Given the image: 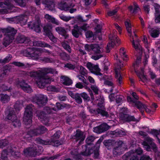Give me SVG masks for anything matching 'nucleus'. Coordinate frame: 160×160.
Masks as SVG:
<instances>
[{"mask_svg":"<svg viewBox=\"0 0 160 160\" xmlns=\"http://www.w3.org/2000/svg\"><path fill=\"white\" fill-rule=\"evenodd\" d=\"M40 69L37 72H28V75L31 77H37L36 82L38 86L40 88H42L47 83H49L52 81V79L47 76L42 77L40 72Z\"/></svg>","mask_w":160,"mask_h":160,"instance_id":"f257e3e1","label":"nucleus"},{"mask_svg":"<svg viewBox=\"0 0 160 160\" xmlns=\"http://www.w3.org/2000/svg\"><path fill=\"white\" fill-rule=\"evenodd\" d=\"M85 50L88 52L89 54H90V51L91 50L94 52V55H92L91 57L93 60H98L103 56L102 54L104 51L101 48L98 44H86L85 46Z\"/></svg>","mask_w":160,"mask_h":160,"instance_id":"f03ea898","label":"nucleus"},{"mask_svg":"<svg viewBox=\"0 0 160 160\" xmlns=\"http://www.w3.org/2000/svg\"><path fill=\"white\" fill-rule=\"evenodd\" d=\"M1 32L7 34L4 38L3 44L5 47L8 45L14 39V36L16 33V31L13 28L8 27L5 28L1 29Z\"/></svg>","mask_w":160,"mask_h":160,"instance_id":"7ed1b4c3","label":"nucleus"},{"mask_svg":"<svg viewBox=\"0 0 160 160\" xmlns=\"http://www.w3.org/2000/svg\"><path fill=\"white\" fill-rule=\"evenodd\" d=\"M125 24L126 29L128 32L129 33V36L131 37V41L132 42V45L133 47L136 50H142V48L140 45L138 40H136L137 38L136 35L134 33V36H132L131 34L132 32L131 28L132 25L129 20H127L125 22Z\"/></svg>","mask_w":160,"mask_h":160,"instance_id":"20e7f679","label":"nucleus"},{"mask_svg":"<svg viewBox=\"0 0 160 160\" xmlns=\"http://www.w3.org/2000/svg\"><path fill=\"white\" fill-rule=\"evenodd\" d=\"M147 140L148 143L146 141L143 142L142 143L144 148L148 151H150L151 149L155 152L156 155L160 157V152L158 150V148L156 144L153 142V140L149 137H148Z\"/></svg>","mask_w":160,"mask_h":160,"instance_id":"39448f33","label":"nucleus"},{"mask_svg":"<svg viewBox=\"0 0 160 160\" xmlns=\"http://www.w3.org/2000/svg\"><path fill=\"white\" fill-rule=\"evenodd\" d=\"M147 140L148 143L146 141L143 142L142 143L144 148L148 151H150L151 149L155 152L156 155L160 157V152L158 150V148L156 144L153 142V140L149 137H148Z\"/></svg>","mask_w":160,"mask_h":160,"instance_id":"423d86ee","label":"nucleus"},{"mask_svg":"<svg viewBox=\"0 0 160 160\" xmlns=\"http://www.w3.org/2000/svg\"><path fill=\"white\" fill-rule=\"evenodd\" d=\"M117 32L115 30H113L112 32L109 35V39L111 40V43H108L107 47V52H109L110 50L112 49L115 45H118L120 43V40L117 38L116 35Z\"/></svg>","mask_w":160,"mask_h":160,"instance_id":"0eeeda50","label":"nucleus"},{"mask_svg":"<svg viewBox=\"0 0 160 160\" xmlns=\"http://www.w3.org/2000/svg\"><path fill=\"white\" fill-rule=\"evenodd\" d=\"M97 103L99 108H98L97 110L91 109L90 111L91 113L95 114H100L103 116H105L106 117H109V115L108 112L104 110V108L103 105L104 102V99L103 98L97 99Z\"/></svg>","mask_w":160,"mask_h":160,"instance_id":"6e6552de","label":"nucleus"},{"mask_svg":"<svg viewBox=\"0 0 160 160\" xmlns=\"http://www.w3.org/2000/svg\"><path fill=\"white\" fill-rule=\"evenodd\" d=\"M33 106L32 105H29L26 107L23 117V121L25 124L28 125L32 122V111Z\"/></svg>","mask_w":160,"mask_h":160,"instance_id":"1a4fd4ad","label":"nucleus"},{"mask_svg":"<svg viewBox=\"0 0 160 160\" xmlns=\"http://www.w3.org/2000/svg\"><path fill=\"white\" fill-rule=\"evenodd\" d=\"M114 58L116 60H117V65L115 66V78L117 79V81L119 85H121L122 82V78L119 72V69L123 66L122 64L121 63L120 60L118 59V56L117 54H116L114 56Z\"/></svg>","mask_w":160,"mask_h":160,"instance_id":"9d476101","label":"nucleus"},{"mask_svg":"<svg viewBox=\"0 0 160 160\" xmlns=\"http://www.w3.org/2000/svg\"><path fill=\"white\" fill-rule=\"evenodd\" d=\"M19 6L21 7H24L26 5V3L24 0H13ZM12 0H6L5 3L0 2V7L5 8L6 9H11L13 7L12 4Z\"/></svg>","mask_w":160,"mask_h":160,"instance_id":"9b49d317","label":"nucleus"},{"mask_svg":"<svg viewBox=\"0 0 160 160\" xmlns=\"http://www.w3.org/2000/svg\"><path fill=\"white\" fill-rule=\"evenodd\" d=\"M141 62L140 58H138L135 62L133 64V67L135 72L137 73L138 76L140 78V80L143 82H144L146 80V77L144 75V72L142 68H141V71L140 72L138 69Z\"/></svg>","mask_w":160,"mask_h":160,"instance_id":"f8f14e48","label":"nucleus"},{"mask_svg":"<svg viewBox=\"0 0 160 160\" xmlns=\"http://www.w3.org/2000/svg\"><path fill=\"white\" fill-rule=\"evenodd\" d=\"M27 18V15L24 14L17 16L13 18H8L7 20L10 23L16 21L17 23H20L22 25H23L26 23Z\"/></svg>","mask_w":160,"mask_h":160,"instance_id":"ddd939ff","label":"nucleus"},{"mask_svg":"<svg viewBox=\"0 0 160 160\" xmlns=\"http://www.w3.org/2000/svg\"><path fill=\"white\" fill-rule=\"evenodd\" d=\"M86 66L91 73L100 76L102 75L100 72V69L98 65H94L91 62H88L86 64Z\"/></svg>","mask_w":160,"mask_h":160,"instance_id":"4468645a","label":"nucleus"},{"mask_svg":"<svg viewBox=\"0 0 160 160\" xmlns=\"http://www.w3.org/2000/svg\"><path fill=\"white\" fill-rule=\"evenodd\" d=\"M27 56L32 58L33 59L38 60L39 56L41 55V51L40 48H36L32 50L30 52H27Z\"/></svg>","mask_w":160,"mask_h":160,"instance_id":"2eb2a0df","label":"nucleus"},{"mask_svg":"<svg viewBox=\"0 0 160 160\" xmlns=\"http://www.w3.org/2000/svg\"><path fill=\"white\" fill-rule=\"evenodd\" d=\"M118 143V146L114 148L113 150V153L115 156L119 155L122 154L125 150L124 148L125 145L122 141H119Z\"/></svg>","mask_w":160,"mask_h":160,"instance_id":"dca6fc26","label":"nucleus"},{"mask_svg":"<svg viewBox=\"0 0 160 160\" xmlns=\"http://www.w3.org/2000/svg\"><path fill=\"white\" fill-rule=\"evenodd\" d=\"M8 119L11 121L13 123V125L15 127L19 126L20 123L19 120L17 119L16 116L14 113L13 111H11L7 116Z\"/></svg>","mask_w":160,"mask_h":160,"instance_id":"f3484780","label":"nucleus"},{"mask_svg":"<svg viewBox=\"0 0 160 160\" xmlns=\"http://www.w3.org/2000/svg\"><path fill=\"white\" fill-rule=\"evenodd\" d=\"M47 98L46 96L42 94L35 97L33 101L40 106L44 105L47 103Z\"/></svg>","mask_w":160,"mask_h":160,"instance_id":"a211bd4d","label":"nucleus"},{"mask_svg":"<svg viewBox=\"0 0 160 160\" xmlns=\"http://www.w3.org/2000/svg\"><path fill=\"white\" fill-rule=\"evenodd\" d=\"M46 130V128L44 127L38 126L30 131L29 134L31 136L38 135L45 132Z\"/></svg>","mask_w":160,"mask_h":160,"instance_id":"6ab92c4d","label":"nucleus"},{"mask_svg":"<svg viewBox=\"0 0 160 160\" xmlns=\"http://www.w3.org/2000/svg\"><path fill=\"white\" fill-rule=\"evenodd\" d=\"M37 115L38 119L44 124L48 125L49 122V118L46 116V115L41 111H37L36 112Z\"/></svg>","mask_w":160,"mask_h":160,"instance_id":"aec40b11","label":"nucleus"},{"mask_svg":"<svg viewBox=\"0 0 160 160\" xmlns=\"http://www.w3.org/2000/svg\"><path fill=\"white\" fill-rule=\"evenodd\" d=\"M28 26L36 32H39L41 31L40 22L39 20L31 22L28 24Z\"/></svg>","mask_w":160,"mask_h":160,"instance_id":"412c9836","label":"nucleus"},{"mask_svg":"<svg viewBox=\"0 0 160 160\" xmlns=\"http://www.w3.org/2000/svg\"><path fill=\"white\" fill-rule=\"evenodd\" d=\"M143 153L142 150L140 148H138L135 150H132L126 153L123 156L125 157H128L132 156H137V155H140Z\"/></svg>","mask_w":160,"mask_h":160,"instance_id":"4be33fe9","label":"nucleus"},{"mask_svg":"<svg viewBox=\"0 0 160 160\" xmlns=\"http://www.w3.org/2000/svg\"><path fill=\"white\" fill-rule=\"evenodd\" d=\"M17 85L18 87L20 86L25 92L30 93L32 91V89L30 86L23 81L19 82Z\"/></svg>","mask_w":160,"mask_h":160,"instance_id":"5701e85b","label":"nucleus"},{"mask_svg":"<svg viewBox=\"0 0 160 160\" xmlns=\"http://www.w3.org/2000/svg\"><path fill=\"white\" fill-rule=\"evenodd\" d=\"M148 28L149 29V33L152 37L156 38L158 36L160 31V29L159 28L156 27L154 28H151L149 25Z\"/></svg>","mask_w":160,"mask_h":160,"instance_id":"b1692460","label":"nucleus"},{"mask_svg":"<svg viewBox=\"0 0 160 160\" xmlns=\"http://www.w3.org/2000/svg\"><path fill=\"white\" fill-rule=\"evenodd\" d=\"M42 3L45 5V7L47 8L50 10H52L55 7L54 2L50 0H44L42 2Z\"/></svg>","mask_w":160,"mask_h":160,"instance_id":"393cba45","label":"nucleus"},{"mask_svg":"<svg viewBox=\"0 0 160 160\" xmlns=\"http://www.w3.org/2000/svg\"><path fill=\"white\" fill-rule=\"evenodd\" d=\"M45 18L46 20L49 22H51L57 25H59L60 24L59 22L57 20L48 14H46L45 15Z\"/></svg>","mask_w":160,"mask_h":160,"instance_id":"a878e982","label":"nucleus"},{"mask_svg":"<svg viewBox=\"0 0 160 160\" xmlns=\"http://www.w3.org/2000/svg\"><path fill=\"white\" fill-rule=\"evenodd\" d=\"M155 9V22L157 23L160 22V6L158 4H156L154 6Z\"/></svg>","mask_w":160,"mask_h":160,"instance_id":"bb28decb","label":"nucleus"},{"mask_svg":"<svg viewBox=\"0 0 160 160\" xmlns=\"http://www.w3.org/2000/svg\"><path fill=\"white\" fill-rule=\"evenodd\" d=\"M75 137L77 141L80 140V142H81V141L84 140L85 136L83 132L79 130H77Z\"/></svg>","mask_w":160,"mask_h":160,"instance_id":"cd10ccee","label":"nucleus"},{"mask_svg":"<svg viewBox=\"0 0 160 160\" xmlns=\"http://www.w3.org/2000/svg\"><path fill=\"white\" fill-rule=\"evenodd\" d=\"M55 30L59 34L63 36L65 38H66L68 37V35L67 34L66 31L64 28L58 27L55 28Z\"/></svg>","mask_w":160,"mask_h":160,"instance_id":"c85d7f7f","label":"nucleus"},{"mask_svg":"<svg viewBox=\"0 0 160 160\" xmlns=\"http://www.w3.org/2000/svg\"><path fill=\"white\" fill-rule=\"evenodd\" d=\"M33 45L42 47H48L51 48L52 47L49 44L44 42L40 41H34L33 42Z\"/></svg>","mask_w":160,"mask_h":160,"instance_id":"c756f323","label":"nucleus"},{"mask_svg":"<svg viewBox=\"0 0 160 160\" xmlns=\"http://www.w3.org/2000/svg\"><path fill=\"white\" fill-rule=\"evenodd\" d=\"M60 81L63 84L69 86L72 83V80L68 77L66 76H62L61 77Z\"/></svg>","mask_w":160,"mask_h":160,"instance_id":"7c9ffc66","label":"nucleus"},{"mask_svg":"<svg viewBox=\"0 0 160 160\" xmlns=\"http://www.w3.org/2000/svg\"><path fill=\"white\" fill-rule=\"evenodd\" d=\"M56 107H52V108H50L49 107L46 108L45 109L47 111V113H50L52 112V110L56 111L62 108V106L60 103H56Z\"/></svg>","mask_w":160,"mask_h":160,"instance_id":"2f4dec72","label":"nucleus"},{"mask_svg":"<svg viewBox=\"0 0 160 160\" xmlns=\"http://www.w3.org/2000/svg\"><path fill=\"white\" fill-rule=\"evenodd\" d=\"M136 105L141 112H142V109H144L147 113H149L151 112V110L149 109L145 105L142 104L140 102H137L136 103Z\"/></svg>","mask_w":160,"mask_h":160,"instance_id":"473e14b6","label":"nucleus"},{"mask_svg":"<svg viewBox=\"0 0 160 160\" xmlns=\"http://www.w3.org/2000/svg\"><path fill=\"white\" fill-rule=\"evenodd\" d=\"M129 9L131 12L132 13H136L140 10L138 5L135 2L134 3L133 6L129 7Z\"/></svg>","mask_w":160,"mask_h":160,"instance_id":"72a5a7b5","label":"nucleus"},{"mask_svg":"<svg viewBox=\"0 0 160 160\" xmlns=\"http://www.w3.org/2000/svg\"><path fill=\"white\" fill-rule=\"evenodd\" d=\"M74 29L72 30V35L75 37L78 38L79 36V32L81 31L78 26L75 25L73 26Z\"/></svg>","mask_w":160,"mask_h":160,"instance_id":"f704fd0d","label":"nucleus"},{"mask_svg":"<svg viewBox=\"0 0 160 160\" xmlns=\"http://www.w3.org/2000/svg\"><path fill=\"white\" fill-rule=\"evenodd\" d=\"M51 68H43L40 69V72L41 73L42 77H43L45 76H48V77L50 78L48 76L47 74L50 73V70ZM52 79V81H51L49 83H50L51 81H53V79L51 77H50Z\"/></svg>","mask_w":160,"mask_h":160,"instance_id":"c9c22d12","label":"nucleus"},{"mask_svg":"<svg viewBox=\"0 0 160 160\" xmlns=\"http://www.w3.org/2000/svg\"><path fill=\"white\" fill-rule=\"evenodd\" d=\"M52 24H48L45 25L43 27L44 32L46 35L52 32Z\"/></svg>","mask_w":160,"mask_h":160,"instance_id":"e433bc0d","label":"nucleus"},{"mask_svg":"<svg viewBox=\"0 0 160 160\" xmlns=\"http://www.w3.org/2000/svg\"><path fill=\"white\" fill-rule=\"evenodd\" d=\"M120 54L122 58L124 60L127 61L128 59L126 53V51L125 49L123 48H122L120 49Z\"/></svg>","mask_w":160,"mask_h":160,"instance_id":"4c0bfd02","label":"nucleus"},{"mask_svg":"<svg viewBox=\"0 0 160 160\" xmlns=\"http://www.w3.org/2000/svg\"><path fill=\"white\" fill-rule=\"evenodd\" d=\"M17 41L19 43H26L28 42V40L24 36H20L17 38Z\"/></svg>","mask_w":160,"mask_h":160,"instance_id":"58836bf2","label":"nucleus"},{"mask_svg":"<svg viewBox=\"0 0 160 160\" xmlns=\"http://www.w3.org/2000/svg\"><path fill=\"white\" fill-rule=\"evenodd\" d=\"M58 7L60 9L65 11L68 10L69 8L66 3L62 2L58 4Z\"/></svg>","mask_w":160,"mask_h":160,"instance_id":"ea45409f","label":"nucleus"},{"mask_svg":"<svg viewBox=\"0 0 160 160\" xmlns=\"http://www.w3.org/2000/svg\"><path fill=\"white\" fill-rule=\"evenodd\" d=\"M124 120L125 122L136 121V119L132 116L126 115L124 116Z\"/></svg>","mask_w":160,"mask_h":160,"instance_id":"a19ab883","label":"nucleus"},{"mask_svg":"<svg viewBox=\"0 0 160 160\" xmlns=\"http://www.w3.org/2000/svg\"><path fill=\"white\" fill-rule=\"evenodd\" d=\"M1 100L3 103L7 102L10 99L9 96L6 94L1 95L0 96Z\"/></svg>","mask_w":160,"mask_h":160,"instance_id":"79ce46f5","label":"nucleus"},{"mask_svg":"<svg viewBox=\"0 0 160 160\" xmlns=\"http://www.w3.org/2000/svg\"><path fill=\"white\" fill-rule=\"evenodd\" d=\"M13 64L16 66L22 67L23 68L29 67L31 66V65H29L28 63L24 64L23 63L18 62H13Z\"/></svg>","mask_w":160,"mask_h":160,"instance_id":"37998d69","label":"nucleus"},{"mask_svg":"<svg viewBox=\"0 0 160 160\" xmlns=\"http://www.w3.org/2000/svg\"><path fill=\"white\" fill-rule=\"evenodd\" d=\"M91 88L95 94L97 95L98 94L99 90L98 87L96 85H91Z\"/></svg>","mask_w":160,"mask_h":160,"instance_id":"c03bdc74","label":"nucleus"},{"mask_svg":"<svg viewBox=\"0 0 160 160\" xmlns=\"http://www.w3.org/2000/svg\"><path fill=\"white\" fill-rule=\"evenodd\" d=\"M60 17L61 19L65 22H68L74 18V17L66 16L63 15H60Z\"/></svg>","mask_w":160,"mask_h":160,"instance_id":"a18cd8bd","label":"nucleus"},{"mask_svg":"<svg viewBox=\"0 0 160 160\" xmlns=\"http://www.w3.org/2000/svg\"><path fill=\"white\" fill-rule=\"evenodd\" d=\"M62 45L63 48L69 52H71V48L70 47L66 42H62Z\"/></svg>","mask_w":160,"mask_h":160,"instance_id":"49530a36","label":"nucleus"},{"mask_svg":"<svg viewBox=\"0 0 160 160\" xmlns=\"http://www.w3.org/2000/svg\"><path fill=\"white\" fill-rule=\"evenodd\" d=\"M47 35L48 37L50 39L52 42H57V38L54 36L52 32L47 34Z\"/></svg>","mask_w":160,"mask_h":160,"instance_id":"de8ad7c7","label":"nucleus"},{"mask_svg":"<svg viewBox=\"0 0 160 160\" xmlns=\"http://www.w3.org/2000/svg\"><path fill=\"white\" fill-rule=\"evenodd\" d=\"M73 98H74L76 102L78 103H81L82 102V100L80 95L78 93L75 94V96Z\"/></svg>","mask_w":160,"mask_h":160,"instance_id":"09e8293b","label":"nucleus"},{"mask_svg":"<svg viewBox=\"0 0 160 160\" xmlns=\"http://www.w3.org/2000/svg\"><path fill=\"white\" fill-rule=\"evenodd\" d=\"M100 126V128L102 131V132L107 130L108 129V125L105 123L102 124Z\"/></svg>","mask_w":160,"mask_h":160,"instance_id":"8fccbe9b","label":"nucleus"},{"mask_svg":"<svg viewBox=\"0 0 160 160\" xmlns=\"http://www.w3.org/2000/svg\"><path fill=\"white\" fill-rule=\"evenodd\" d=\"M89 148H87L85 152H82V155L85 156H88L90 155L92 152V150L89 149Z\"/></svg>","mask_w":160,"mask_h":160,"instance_id":"3c124183","label":"nucleus"},{"mask_svg":"<svg viewBox=\"0 0 160 160\" xmlns=\"http://www.w3.org/2000/svg\"><path fill=\"white\" fill-rule=\"evenodd\" d=\"M40 59L42 61L46 63L52 62L53 61L52 58L46 57L41 58Z\"/></svg>","mask_w":160,"mask_h":160,"instance_id":"603ef678","label":"nucleus"},{"mask_svg":"<svg viewBox=\"0 0 160 160\" xmlns=\"http://www.w3.org/2000/svg\"><path fill=\"white\" fill-rule=\"evenodd\" d=\"M47 90L48 91L54 92H58L59 90L52 86H49L47 87Z\"/></svg>","mask_w":160,"mask_h":160,"instance_id":"864d4df0","label":"nucleus"},{"mask_svg":"<svg viewBox=\"0 0 160 160\" xmlns=\"http://www.w3.org/2000/svg\"><path fill=\"white\" fill-rule=\"evenodd\" d=\"M80 95L85 100L89 101L90 99L89 97L85 92H83L81 93Z\"/></svg>","mask_w":160,"mask_h":160,"instance_id":"5fc2aeb1","label":"nucleus"},{"mask_svg":"<svg viewBox=\"0 0 160 160\" xmlns=\"http://www.w3.org/2000/svg\"><path fill=\"white\" fill-rule=\"evenodd\" d=\"M104 145L108 148L112 145V141L111 140H106L104 142Z\"/></svg>","mask_w":160,"mask_h":160,"instance_id":"6e6d98bb","label":"nucleus"},{"mask_svg":"<svg viewBox=\"0 0 160 160\" xmlns=\"http://www.w3.org/2000/svg\"><path fill=\"white\" fill-rule=\"evenodd\" d=\"M60 55L62 59L66 60L69 58V55L64 52H62L60 54Z\"/></svg>","mask_w":160,"mask_h":160,"instance_id":"4d7b16f0","label":"nucleus"},{"mask_svg":"<svg viewBox=\"0 0 160 160\" xmlns=\"http://www.w3.org/2000/svg\"><path fill=\"white\" fill-rule=\"evenodd\" d=\"M118 10V8H117L114 10L110 11L108 12V14L109 16L114 15L117 13Z\"/></svg>","mask_w":160,"mask_h":160,"instance_id":"13d9d810","label":"nucleus"},{"mask_svg":"<svg viewBox=\"0 0 160 160\" xmlns=\"http://www.w3.org/2000/svg\"><path fill=\"white\" fill-rule=\"evenodd\" d=\"M95 139L94 137L92 136H90L88 137L86 139V142L88 144H89L91 142H93Z\"/></svg>","mask_w":160,"mask_h":160,"instance_id":"bf43d9fd","label":"nucleus"},{"mask_svg":"<svg viewBox=\"0 0 160 160\" xmlns=\"http://www.w3.org/2000/svg\"><path fill=\"white\" fill-rule=\"evenodd\" d=\"M22 105L21 103H19V102H17L14 106L15 108L16 109L20 110V109L22 108Z\"/></svg>","mask_w":160,"mask_h":160,"instance_id":"052dcab7","label":"nucleus"},{"mask_svg":"<svg viewBox=\"0 0 160 160\" xmlns=\"http://www.w3.org/2000/svg\"><path fill=\"white\" fill-rule=\"evenodd\" d=\"M60 134V131H58L56 132L52 137V139L58 140Z\"/></svg>","mask_w":160,"mask_h":160,"instance_id":"680f3d73","label":"nucleus"},{"mask_svg":"<svg viewBox=\"0 0 160 160\" xmlns=\"http://www.w3.org/2000/svg\"><path fill=\"white\" fill-rule=\"evenodd\" d=\"M155 133L156 135V137L157 139L158 143L160 144V130L159 131L155 130Z\"/></svg>","mask_w":160,"mask_h":160,"instance_id":"e2e57ef3","label":"nucleus"},{"mask_svg":"<svg viewBox=\"0 0 160 160\" xmlns=\"http://www.w3.org/2000/svg\"><path fill=\"white\" fill-rule=\"evenodd\" d=\"M80 72L81 74L84 75L87 73V70L82 66H80Z\"/></svg>","mask_w":160,"mask_h":160,"instance_id":"0e129e2a","label":"nucleus"},{"mask_svg":"<svg viewBox=\"0 0 160 160\" xmlns=\"http://www.w3.org/2000/svg\"><path fill=\"white\" fill-rule=\"evenodd\" d=\"M32 148H29L26 149L24 150V152L25 155H31V154Z\"/></svg>","mask_w":160,"mask_h":160,"instance_id":"69168bd1","label":"nucleus"},{"mask_svg":"<svg viewBox=\"0 0 160 160\" xmlns=\"http://www.w3.org/2000/svg\"><path fill=\"white\" fill-rule=\"evenodd\" d=\"M123 97L121 95H118L117 97L116 102L117 103L121 102L122 100Z\"/></svg>","mask_w":160,"mask_h":160,"instance_id":"338daca9","label":"nucleus"},{"mask_svg":"<svg viewBox=\"0 0 160 160\" xmlns=\"http://www.w3.org/2000/svg\"><path fill=\"white\" fill-rule=\"evenodd\" d=\"M140 160H152V159L148 155H143L142 156Z\"/></svg>","mask_w":160,"mask_h":160,"instance_id":"774afa93","label":"nucleus"}]
</instances>
